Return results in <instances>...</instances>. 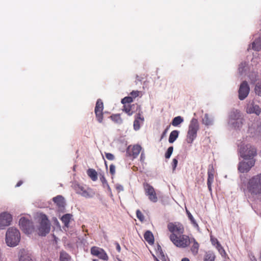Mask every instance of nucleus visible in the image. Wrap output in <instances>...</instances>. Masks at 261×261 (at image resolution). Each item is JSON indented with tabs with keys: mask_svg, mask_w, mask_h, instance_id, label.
I'll use <instances>...</instances> for the list:
<instances>
[{
	"mask_svg": "<svg viewBox=\"0 0 261 261\" xmlns=\"http://www.w3.org/2000/svg\"><path fill=\"white\" fill-rule=\"evenodd\" d=\"M183 121L184 119L181 116H177L173 119L171 124L174 126H177Z\"/></svg>",
	"mask_w": 261,
	"mask_h": 261,
	"instance_id": "obj_30",
	"label": "nucleus"
},
{
	"mask_svg": "<svg viewBox=\"0 0 261 261\" xmlns=\"http://www.w3.org/2000/svg\"><path fill=\"white\" fill-rule=\"evenodd\" d=\"M242 66H243V64H242L241 65H240L239 68V71L240 72H243V67H242Z\"/></svg>",
	"mask_w": 261,
	"mask_h": 261,
	"instance_id": "obj_51",
	"label": "nucleus"
},
{
	"mask_svg": "<svg viewBox=\"0 0 261 261\" xmlns=\"http://www.w3.org/2000/svg\"><path fill=\"white\" fill-rule=\"evenodd\" d=\"M252 48L256 51L261 50V37H259L252 43Z\"/></svg>",
	"mask_w": 261,
	"mask_h": 261,
	"instance_id": "obj_29",
	"label": "nucleus"
},
{
	"mask_svg": "<svg viewBox=\"0 0 261 261\" xmlns=\"http://www.w3.org/2000/svg\"><path fill=\"white\" fill-rule=\"evenodd\" d=\"M177 163H178V161L176 159L174 158L172 160V169H173V170L174 171L177 167Z\"/></svg>",
	"mask_w": 261,
	"mask_h": 261,
	"instance_id": "obj_44",
	"label": "nucleus"
},
{
	"mask_svg": "<svg viewBox=\"0 0 261 261\" xmlns=\"http://www.w3.org/2000/svg\"><path fill=\"white\" fill-rule=\"evenodd\" d=\"M106 158L110 161H113L115 159V156L111 153H105Z\"/></svg>",
	"mask_w": 261,
	"mask_h": 261,
	"instance_id": "obj_41",
	"label": "nucleus"
},
{
	"mask_svg": "<svg viewBox=\"0 0 261 261\" xmlns=\"http://www.w3.org/2000/svg\"><path fill=\"white\" fill-rule=\"evenodd\" d=\"M256 124L257 125L256 132L259 134L261 135V120L259 119L257 120Z\"/></svg>",
	"mask_w": 261,
	"mask_h": 261,
	"instance_id": "obj_39",
	"label": "nucleus"
},
{
	"mask_svg": "<svg viewBox=\"0 0 261 261\" xmlns=\"http://www.w3.org/2000/svg\"><path fill=\"white\" fill-rule=\"evenodd\" d=\"M143 186L145 195L148 196L149 200L152 202H156L158 198L154 188L147 182H144Z\"/></svg>",
	"mask_w": 261,
	"mask_h": 261,
	"instance_id": "obj_8",
	"label": "nucleus"
},
{
	"mask_svg": "<svg viewBox=\"0 0 261 261\" xmlns=\"http://www.w3.org/2000/svg\"><path fill=\"white\" fill-rule=\"evenodd\" d=\"M255 261H257L256 260H255Z\"/></svg>",
	"mask_w": 261,
	"mask_h": 261,
	"instance_id": "obj_57",
	"label": "nucleus"
},
{
	"mask_svg": "<svg viewBox=\"0 0 261 261\" xmlns=\"http://www.w3.org/2000/svg\"><path fill=\"white\" fill-rule=\"evenodd\" d=\"M111 119L115 123L120 124L122 122L120 114H114L111 116Z\"/></svg>",
	"mask_w": 261,
	"mask_h": 261,
	"instance_id": "obj_31",
	"label": "nucleus"
},
{
	"mask_svg": "<svg viewBox=\"0 0 261 261\" xmlns=\"http://www.w3.org/2000/svg\"><path fill=\"white\" fill-rule=\"evenodd\" d=\"M215 170L213 166H209L207 170V185L208 190L212 192V185L214 181Z\"/></svg>",
	"mask_w": 261,
	"mask_h": 261,
	"instance_id": "obj_18",
	"label": "nucleus"
},
{
	"mask_svg": "<svg viewBox=\"0 0 261 261\" xmlns=\"http://www.w3.org/2000/svg\"><path fill=\"white\" fill-rule=\"evenodd\" d=\"M103 103L100 99H98L96 103L94 112L96 115L97 120L99 123H102L103 121Z\"/></svg>",
	"mask_w": 261,
	"mask_h": 261,
	"instance_id": "obj_12",
	"label": "nucleus"
},
{
	"mask_svg": "<svg viewBox=\"0 0 261 261\" xmlns=\"http://www.w3.org/2000/svg\"><path fill=\"white\" fill-rule=\"evenodd\" d=\"M186 212H187V215H188V217L189 218V219L190 220V221H191V223L195 226H198V224H197L195 220L194 219V218H193V216L192 215V214L190 213L189 211H188L187 210H186Z\"/></svg>",
	"mask_w": 261,
	"mask_h": 261,
	"instance_id": "obj_36",
	"label": "nucleus"
},
{
	"mask_svg": "<svg viewBox=\"0 0 261 261\" xmlns=\"http://www.w3.org/2000/svg\"><path fill=\"white\" fill-rule=\"evenodd\" d=\"M20 234L19 230L13 227L9 228L6 234V242L8 246L14 247L20 241Z\"/></svg>",
	"mask_w": 261,
	"mask_h": 261,
	"instance_id": "obj_2",
	"label": "nucleus"
},
{
	"mask_svg": "<svg viewBox=\"0 0 261 261\" xmlns=\"http://www.w3.org/2000/svg\"><path fill=\"white\" fill-rule=\"evenodd\" d=\"M91 253L94 256H96L99 259L107 260L108 259V256L105 250L100 248L96 246H93L91 248Z\"/></svg>",
	"mask_w": 261,
	"mask_h": 261,
	"instance_id": "obj_14",
	"label": "nucleus"
},
{
	"mask_svg": "<svg viewBox=\"0 0 261 261\" xmlns=\"http://www.w3.org/2000/svg\"><path fill=\"white\" fill-rule=\"evenodd\" d=\"M50 223L46 215H43L41 216L40 226L38 228V233L40 236H45L50 231Z\"/></svg>",
	"mask_w": 261,
	"mask_h": 261,
	"instance_id": "obj_7",
	"label": "nucleus"
},
{
	"mask_svg": "<svg viewBox=\"0 0 261 261\" xmlns=\"http://www.w3.org/2000/svg\"><path fill=\"white\" fill-rule=\"evenodd\" d=\"M239 152L241 156L245 160L253 159V157L256 154L255 148L250 145H246L243 147L241 146L239 149Z\"/></svg>",
	"mask_w": 261,
	"mask_h": 261,
	"instance_id": "obj_5",
	"label": "nucleus"
},
{
	"mask_svg": "<svg viewBox=\"0 0 261 261\" xmlns=\"http://www.w3.org/2000/svg\"><path fill=\"white\" fill-rule=\"evenodd\" d=\"M215 255L213 254H207L205 257L204 261H214Z\"/></svg>",
	"mask_w": 261,
	"mask_h": 261,
	"instance_id": "obj_38",
	"label": "nucleus"
},
{
	"mask_svg": "<svg viewBox=\"0 0 261 261\" xmlns=\"http://www.w3.org/2000/svg\"><path fill=\"white\" fill-rule=\"evenodd\" d=\"M22 184V181L21 180H20L17 183L16 187H18L20 186Z\"/></svg>",
	"mask_w": 261,
	"mask_h": 261,
	"instance_id": "obj_50",
	"label": "nucleus"
},
{
	"mask_svg": "<svg viewBox=\"0 0 261 261\" xmlns=\"http://www.w3.org/2000/svg\"><path fill=\"white\" fill-rule=\"evenodd\" d=\"M105 164L106 167H107V163L106 161H105Z\"/></svg>",
	"mask_w": 261,
	"mask_h": 261,
	"instance_id": "obj_54",
	"label": "nucleus"
},
{
	"mask_svg": "<svg viewBox=\"0 0 261 261\" xmlns=\"http://www.w3.org/2000/svg\"><path fill=\"white\" fill-rule=\"evenodd\" d=\"M136 215H137V217L138 218V219H139L141 221H142L144 220V217L143 215L142 214V213H141V212L139 210H138L136 211Z\"/></svg>",
	"mask_w": 261,
	"mask_h": 261,
	"instance_id": "obj_40",
	"label": "nucleus"
},
{
	"mask_svg": "<svg viewBox=\"0 0 261 261\" xmlns=\"http://www.w3.org/2000/svg\"><path fill=\"white\" fill-rule=\"evenodd\" d=\"M167 228L171 233L170 236H178L183 234L185 230L183 225L177 222L169 223L167 225Z\"/></svg>",
	"mask_w": 261,
	"mask_h": 261,
	"instance_id": "obj_6",
	"label": "nucleus"
},
{
	"mask_svg": "<svg viewBox=\"0 0 261 261\" xmlns=\"http://www.w3.org/2000/svg\"><path fill=\"white\" fill-rule=\"evenodd\" d=\"M133 101V99L132 97L130 96H127L123 98L121 100V102L124 105H129L130 103L132 102Z\"/></svg>",
	"mask_w": 261,
	"mask_h": 261,
	"instance_id": "obj_35",
	"label": "nucleus"
},
{
	"mask_svg": "<svg viewBox=\"0 0 261 261\" xmlns=\"http://www.w3.org/2000/svg\"><path fill=\"white\" fill-rule=\"evenodd\" d=\"M254 91L256 95L261 97V82H258L256 84Z\"/></svg>",
	"mask_w": 261,
	"mask_h": 261,
	"instance_id": "obj_33",
	"label": "nucleus"
},
{
	"mask_svg": "<svg viewBox=\"0 0 261 261\" xmlns=\"http://www.w3.org/2000/svg\"><path fill=\"white\" fill-rule=\"evenodd\" d=\"M116 249L117 250V251L118 252H120L121 250V247H120V245L118 243H116Z\"/></svg>",
	"mask_w": 261,
	"mask_h": 261,
	"instance_id": "obj_48",
	"label": "nucleus"
},
{
	"mask_svg": "<svg viewBox=\"0 0 261 261\" xmlns=\"http://www.w3.org/2000/svg\"><path fill=\"white\" fill-rule=\"evenodd\" d=\"M218 245H219L220 246H221L220 244L218 242Z\"/></svg>",
	"mask_w": 261,
	"mask_h": 261,
	"instance_id": "obj_55",
	"label": "nucleus"
},
{
	"mask_svg": "<svg viewBox=\"0 0 261 261\" xmlns=\"http://www.w3.org/2000/svg\"><path fill=\"white\" fill-rule=\"evenodd\" d=\"M100 180L101 181H102V183H104V182H107V180L105 178V177L103 176H102L101 177H100Z\"/></svg>",
	"mask_w": 261,
	"mask_h": 261,
	"instance_id": "obj_49",
	"label": "nucleus"
},
{
	"mask_svg": "<svg viewBox=\"0 0 261 261\" xmlns=\"http://www.w3.org/2000/svg\"><path fill=\"white\" fill-rule=\"evenodd\" d=\"M246 109L248 114H255L258 116L261 113V108L253 101L247 103Z\"/></svg>",
	"mask_w": 261,
	"mask_h": 261,
	"instance_id": "obj_17",
	"label": "nucleus"
},
{
	"mask_svg": "<svg viewBox=\"0 0 261 261\" xmlns=\"http://www.w3.org/2000/svg\"><path fill=\"white\" fill-rule=\"evenodd\" d=\"M93 261H97L96 259H93Z\"/></svg>",
	"mask_w": 261,
	"mask_h": 261,
	"instance_id": "obj_56",
	"label": "nucleus"
},
{
	"mask_svg": "<svg viewBox=\"0 0 261 261\" xmlns=\"http://www.w3.org/2000/svg\"><path fill=\"white\" fill-rule=\"evenodd\" d=\"M236 122H231V124L233 125L235 128H240L242 126L243 124H241L239 121L236 120Z\"/></svg>",
	"mask_w": 261,
	"mask_h": 261,
	"instance_id": "obj_43",
	"label": "nucleus"
},
{
	"mask_svg": "<svg viewBox=\"0 0 261 261\" xmlns=\"http://www.w3.org/2000/svg\"><path fill=\"white\" fill-rule=\"evenodd\" d=\"M169 238L175 246L182 248L189 246L191 242L189 236L183 234L178 236H170Z\"/></svg>",
	"mask_w": 261,
	"mask_h": 261,
	"instance_id": "obj_4",
	"label": "nucleus"
},
{
	"mask_svg": "<svg viewBox=\"0 0 261 261\" xmlns=\"http://www.w3.org/2000/svg\"><path fill=\"white\" fill-rule=\"evenodd\" d=\"M136 108L137 109H139L140 110V106L138 104L133 105H125L123 106L122 110L124 111L128 115L130 116L133 115L134 112V110Z\"/></svg>",
	"mask_w": 261,
	"mask_h": 261,
	"instance_id": "obj_21",
	"label": "nucleus"
},
{
	"mask_svg": "<svg viewBox=\"0 0 261 261\" xmlns=\"http://www.w3.org/2000/svg\"><path fill=\"white\" fill-rule=\"evenodd\" d=\"M158 261H159V260H158Z\"/></svg>",
	"mask_w": 261,
	"mask_h": 261,
	"instance_id": "obj_58",
	"label": "nucleus"
},
{
	"mask_svg": "<svg viewBox=\"0 0 261 261\" xmlns=\"http://www.w3.org/2000/svg\"><path fill=\"white\" fill-rule=\"evenodd\" d=\"M199 129L198 120L193 118L189 125L187 132L186 141L189 144H192L197 137V132Z\"/></svg>",
	"mask_w": 261,
	"mask_h": 261,
	"instance_id": "obj_3",
	"label": "nucleus"
},
{
	"mask_svg": "<svg viewBox=\"0 0 261 261\" xmlns=\"http://www.w3.org/2000/svg\"><path fill=\"white\" fill-rule=\"evenodd\" d=\"M76 192L86 198H91L94 195V193L91 189H85V188L80 185H77L75 187Z\"/></svg>",
	"mask_w": 261,
	"mask_h": 261,
	"instance_id": "obj_16",
	"label": "nucleus"
},
{
	"mask_svg": "<svg viewBox=\"0 0 261 261\" xmlns=\"http://www.w3.org/2000/svg\"><path fill=\"white\" fill-rule=\"evenodd\" d=\"M19 225L22 230L27 234L31 233L34 229L32 222L24 217L20 219Z\"/></svg>",
	"mask_w": 261,
	"mask_h": 261,
	"instance_id": "obj_9",
	"label": "nucleus"
},
{
	"mask_svg": "<svg viewBox=\"0 0 261 261\" xmlns=\"http://www.w3.org/2000/svg\"><path fill=\"white\" fill-rule=\"evenodd\" d=\"M110 173L112 175H114L115 174V166L113 164L110 166Z\"/></svg>",
	"mask_w": 261,
	"mask_h": 261,
	"instance_id": "obj_42",
	"label": "nucleus"
},
{
	"mask_svg": "<svg viewBox=\"0 0 261 261\" xmlns=\"http://www.w3.org/2000/svg\"><path fill=\"white\" fill-rule=\"evenodd\" d=\"M250 91L249 86L246 81L243 82L239 89V98L242 100L247 97Z\"/></svg>",
	"mask_w": 261,
	"mask_h": 261,
	"instance_id": "obj_13",
	"label": "nucleus"
},
{
	"mask_svg": "<svg viewBox=\"0 0 261 261\" xmlns=\"http://www.w3.org/2000/svg\"><path fill=\"white\" fill-rule=\"evenodd\" d=\"M140 93V92L139 91H133L130 93V97H133V98H135L139 96V94Z\"/></svg>",
	"mask_w": 261,
	"mask_h": 261,
	"instance_id": "obj_45",
	"label": "nucleus"
},
{
	"mask_svg": "<svg viewBox=\"0 0 261 261\" xmlns=\"http://www.w3.org/2000/svg\"><path fill=\"white\" fill-rule=\"evenodd\" d=\"M60 261H68L69 260V255L68 254L64 251H62L60 252Z\"/></svg>",
	"mask_w": 261,
	"mask_h": 261,
	"instance_id": "obj_34",
	"label": "nucleus"
},
{
	"mask_svg": "<svg viewBox=\"0 0 261 261\" xmlns=\"http://www.w3.org/2000/svg\"><path fill=\"white\" fill-rule=\"evenodd\" d=\"M144 121V117L141 116V115L139 113L135 117L134 122V128L136 130L139 129L140 127V122H143Z\"/></svg>",
	"mask_w": 261,
	"mask_h": 261,
	"instance_id": "obj_23",
	"label": "nucleus"
},
{
	"mask_svg": "<svg viewBox=\"0 0 261 261\" xmlns=\"http://www.w3.org/2000/svg\"><path fill=\"white\" fill-rule=\"evenodd\" d=\"M142 149V147L138 144L129 145L126 149V155L133 159H136L140 153Z\"/></svg>",
	"mask_w": 261,
	"mask_h": 261,
	"instance_id": "obj_11",
	"label": "nucleus"
},
{
	"mask_svg": "<svg viewBox=\"0 0 261 261\" xmlns=\"http://www.w3.org/2000/svg\"><path fill=\"white\" fill-rule=\"evenodd\" d=\"M179 132L177 130H174L172 131L169 135V142L170 143H173L178 138L179 136Z\"/></svg>",
	"mask_w": 261,
	"mask_h": 261,
	"instance_id": "obj_26",
	"label": "nucleus"
},
{
	"mask_svg": "<svg viewBox=\"0 0 261 261\" xmlns=\"http://www.w3.org/2000/svg\"><path fill=\"white\" fill-rule=\"evenodd\" d=\"M12 220L11 215L7 213L0 214V229H4L5 227L10 225Z\"/></svg>",
	"mask_w": 261,
	"mask_h": 261,
	"instance_id": "obj_15",
	"label": "nucleus"
},
{
	"mask_svg": "<svg viewBox=\"0 0 261 261\" xmlns=\"http://www.w3.org/2000/svg\"><path fill=\"white\" fill-rule=\"evenodd\" d=\"M181 261H190V260L188 258H184L182 259Z\"/></svg>",
	"mask_w": 261,
	"mask_h": 261,
	"instance_id": "obj_52",
	"label": "nucleus"
},
{
	"mask_svg": "<svg viewBox=\"0 0 261 261\" xmlns=\"http://www.w3.org/2000/svg\"><path fill=\"white\" fill-rule=\"evenodd\" d=\"M19 256V261H34L32 258L31 255L24 249L20 250Z\"/></svg>",
	"mask_w": 261,
	"mask_h": 261,
	"instance_id": "obj_20",
	"label": "nucleus"
},
{
	"mask_svg": "<svg viewBox=\"0 0 261 261\" xmlns=\"http://www.w3.org/2000/svg\"><path fill=\"white\" fill-rule=\"evenodd\" d=\"M242 188L248 197L258 198L261 196V173L249 178L244 183Z\"/></svg>",
	"mask_w": 261,
	"mask_h": 261,
	"instance_id": "obj_1",
	"label": "nucleus"
},
{
	"mask_svg": "<svg viewBox=\"0 0 261 261\" xmlns=\"http://www.w3.org/2000/svg\"><path fill=\"white\" fill-rule=\"evenodd\" d=\"M142 158H143V153H142L141 155V160H142Z\"/></svg>",
	"mask_w": 261,
	"mask_h": 261,
	"instance_id": "obj_53",
	"label": "nucleus"
},
{
	"mask_svg": "<svg viewBox=\"0 0 261 261\" xmlns=\"http://www.w3.org/2000/svg\"><path fill=\"white\" fill-rule=\"evenodd\" d=\"M202 123L205 125H210L212 124V121L207 114H205L202 118Z\"/></svg>",
	"mask_w": 261,
	"mask_h": 261,
	"instance_id": "obj_32",
	"label": "nucleus"
},
{
	"mask_svg": "<svg viewBox=\"0 0 261 261\" xmlns=\"http://www.w3.org/2000/svg\"><path fill=\"white\" fill-rule=\"evenodd\" d=\"M53 200L59 208H64L65 202L64 197L61 195H58L53 198Z\"/></svg>",
	"mask_w": 261,
	"mask_h": 261,
	"instance_id": "obj_22",
	"label": "nucleus"
},
{
	"mask_svg": "<svg viewBox=\"0 0 261 261\" xmlns=\"http://www.w3.org/2000/svg\"><path fill=\"white\" fill-rule=\"evenodd\" d=\"M169 127H170V125L168 126L167 127V128L164 130V131L163 132V134L162 135V137H161L162 139L166 135V134L167 133V131L169 129Z\"/></svg>",
	"mask_w": 261,
	"mask_h": 261,
	"instance_id": "obj_47",
	"label": "nucleus"
},
{
	"mask_svg": "<svg viewBox=\"0 0 261 261\" xmlns=\"http://www.w3.org/2000/svg\"><path fill=\"white\" fill-rule=\"evenodd\" d=\"M255 162L253 159H248L247 161L241 162L238 165V170L241 173L248 172L254 166Z\"/></svg>",
	"mask_w": 261,
	"mask_h": 261,
	"instance_id": "obj_10",
	"label": "nucleus"
},
{
	"mask_svg": "<svg viewBox=\"0 0 261 261\" xmlns=\"http://www.w3.org/2000/svg\"><path fill=\"white\" fill-rule=\"evenodd\" d=\"M229 122L231 123L233 120L239 121L241 124H243V119L241 118L240 112L238 110H233L229 114Z\"/></svg>",
	"mask_w": 261,
	"mask_h": 261,
	"instance_id": "obj_19",
	"label": "nucleus"
},
{
	"mask_svg": "<svg viewBox=\"0 0 261 261\" xmlns=\"http://www.w3.org/2000/svg\"><path fill=\"white\" fill-rule=\"evenodd\" d=\"M173 146L169 147L168 148L167 151H166V152L165 153V158L166 159H169L173 152Z\"/></svg>",
	"mask_w": 261,
	"mask_h": 261,
	"instance_id": "obj_37",
	"label": "nucleus"
},
{
	"mask_svg": "<svg viewBox=\"0 0 261 261\" xmlns=\"http://www.w3.org/2000/svg\"><path fill=\"white\" fill-rule=\"evenodd\" d=\"M144 237L146 241L149 244H152L153 243L154 237L150 231H146L144 233Z\"/></svg>",
	"mask_w": 261,
	"mask_h": 261,
	"instance_id": "obj_25",
	"label": "nucleus"
},
{
	"mask_svg": "<svg viewBox=\"0 0 261 261\" xmlns=\"http://www.w3.org/2000/svg\"><path fill=\"white\" fill-rule=\"evenodd\" d=\"M115 186L116 189H117L119 192H120V191H123V187L122 185H120V184H116Z\"/></svg>",
	"mask_w": 261,
	"mask_h": 261,
	"instance_id": "obj_46",
	"label": "nucleus"
},
{
	"mask_svg": "<svg viewBox=\"0 0 261 261\" xmlns=\"http://www.w3.org/2000/svg\"><path fill=\"white\" fill-rule=\"evenodd\" d=\"M88 175L93 181H96L97 179V173L93 169H89L87 171Z\"/></svg>",
	"mask_w": 261,
	"mask_h": 261,
	"instance_id": "obj_28",
	"label": "nucleus"
},
{
	"mask_svg": "<svg viewBox=\"0 0 261 261\" xmlns=\"http://www.w3.org/2000/svg\"><path fill=\"white\" fill-rule=\"evenodd\" d=\"M190 240L191 241V243L192 244V245L191 247V251L193 255H196L198 252L199 247V244L193 238H191Z\"/></svg>",
	"mask_w": 261,
	"mask_h": 261,
	"instance_id": "obj_24",
	"label": "nucleus"
},
{
	"mask_svg": "<svg viewBox=\"0 0 261 261\" xmlns=\"http://www.w3.org/2000/svg\"><path fill=\"white\" fill-rule=\"evenodd\" d=\"M72 216L71 214H66L64 215L62 217L61 220L62 222H63V223H64L65 227H66L67 228L69 227V222L70 221V219H71Z\"/></svg>",
	"mask_w": 261,
	"mask_h": 261,
	"instance_id": "obj_27",
	"label": "nucleus"
}]
</instances>
